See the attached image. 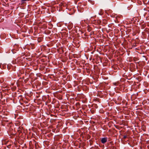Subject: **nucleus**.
<instances>
[{
  "label": "nucleus",
  "instance_id": "obj_6",
  "mask_svg": "<svg viewBox=\"0 0 149 149\" xmlns=\"http://www.w3.org/2000/svg\"><path fill=\"white\" fill-rule=\"evenodd\" d=\"M127 136L126 135H124L123 137V139H125L126 138H127Z\"/></svg>",
  "mask_w": 149,
  "mask_h": 149
},
{
  "label": "nucleus",
  "instance_id": "obj_7",
  "mask_svg": "<svg viewBox=\"0 0 149 149\" xmlns=\"http://www.w3.org/2000/svg\"><path fill=\"white\" fill-rule=\"evenodd\" d=\"M37 143H35V147L36 148H37Z\"/></svg>",
  "mask_w": 149,
  "mask_h": 149
},
{
  "label": "nucleus",
  "instance_id": "obj_8",
  "mask_svg": "<svg viewBox=\"0 0 149 149\" xmlns=\"http://www.w3.org/2000/svg\"><path fill=\"white\" fill-rule=\"evenodd\" d=\"M142 27L143 28L144 27H145V26L144 25H143L142 26Z\"/></svg>",
  "mask_w": 149,
  "mask_h": 149
},
{
  "label": "nucleus",
  "instance_id": "obj_1",
  "mask_svg": "<svg viewBox=\"0 0 149 149\" xmlns=\"http://www.w3.org/2000/svg\"><path fill=\"white\" fill-rule=\"evenodd\" d=\"M93 24L96 25H98L100 24L101 22V21L99 19L95 20L93 22Z\"/></svg>",
  "mask_w": 149,
  "mask_h": 149
},
{
  "label": "nucleus",
  "instance_id": "obj_9",
  "mask_svg": "<svg viewBox=\"0 0 149 149\" xmlns=\"http://www.w3.org/2000/svg\"><path fill=\"white\" fill-rule=\"evenodd\" d=\"M88 30H90V29H88Z\"/></svg>",
  "mask_w": 149,
  "mask_h": 149
},
{
  "label": "nucleus",
  "instance_id": "obj_5",
  "mask_svg": "<svg viewBox=\"0 0 149 149\" xmlns=\"http://www.w3.org/2000/svg\"><path fill=\"white\" fill-rule=\"evenodd\" d=\"M113 84L114 85L117 86L118 85V82H116V83L115 82V83H113Z\"/></svg>",
  "mask_w": 149,
  "mask_h": 149
},
{
  "label": "nucleus",
  "instance_id": "obj_10",
  "mask_svg": "<svg viewBox=\"0 0 149 149\" xmlns=\"http://www.w3.org/2000/svg\"><path fill=\"white\" fill-rule=\"evenodd\" d=\"M88 30H90V29H88Z\"/></svg>",
  "mask_w": 149,
  "mask_h": 149
},
{
  "label": "nucleus",
  "instance_id": "obj_3",
  "mask_svg": "<svg viewBox=\"0 0 149 149\" xmlns=\"http://www.w3.org/2000/svg\"><path fill=\"white\" fill-rule=\"evenodd\" d=\"M102 23L105 24H107V20L106 19H103L102 20Z\"/></svg>",
  "mask_w": 149,
  "mask_h": 149
},
{
  "label": "nucleus",
  "instance_id": "obj_4",
  "mask_svg": "<svg viewBox=\"0 0 149 149\" xmlns=\"http://www.w3.org/2000/svg\"><path fill=\"white\" fill-rule=\"evenodd\" d=\"M30 0H21V2H22V4L26 1H29Z\"/></svg>",
  "mask_w": 149,
  "mask_h": 149
},
{
  "label": "nucleus",
  "instance_id": "obj_2",
  "mask_svg": "<svg viewBox=\"0 0 149 149\" xmlns=\"http://www.w3.org/2000/svg\"><path fill=\"white\" fill-rule=\"evenodd\" d=\"M107 141V138L104 137L102 138L101 139V143L104 144L106 143Z\"/></svg>",
  "mask_w": 149,
  "mask_h": 149
}]
</instances>
